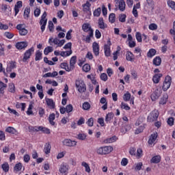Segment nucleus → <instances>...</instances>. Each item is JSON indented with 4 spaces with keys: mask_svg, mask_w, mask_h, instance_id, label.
Masks as SVG:
<instances>
[{
    "mask_svg": "<svg viewBox=\"0 0 175 175\" xmlns=\"http://www.w3.org/2000/svg\"><path fill=\"white\" fill-rule=\"evenodd\" d=\"M155 54H157V51L154 49H151L148 52L147 57H148V58H152Z\"/></svg>",
    "mask_w": 175,
    "mask_h": 175,
    "instance_id": "obj_31",
    "label": "nucleus"
},
{
    "mask_svg": "<svg viewBox=\"0 0 175 175\" xmlns=\"http://www.w3.org/2000/svg\"><path fill=\"white\" fill-rule=\"evenodd\" d=\"M8 85L2 81H0V93L4 94L5 93V88H7Z\"/></svg>",
    "mask_w": 175,
    "mask_h": 175,
    "instance_id": "obj_30",
    "label": "nucleus"
},
{
    "mask_svg": "<svg viewBox=\"0 0 175 175\" xmlns=\"http://www.w3.org/2000/svg\"><path fill=\"white\" fill-rule=\"evenodd\" d=\"M171 85H172V77L167 75V77H165L163 83V90L167 91L170 88Z\"/></svg>",
    "mask_w": 175,
    "mask_h": 175,
    "instance_id": "obj_3",
    "label": "nucleus"
},
{
    "mask_svg": "<svg viewBox=\"0 0 175 175\" xmlns=\"http://www.w3.org/2000/svg\"><path fill=\"white\" fill-rule=\"evenodd\" d=\"M36 61H40V59H42V52H40V51H37L36 52V58H35Z\"/></svg>",
    "mask_w": 175,
    "mask_h": 175,
    "instance_id": "obj_45",
    "label": "nucleus"
},
{
    "mask_svg": "<svg viewBox=\"0 0 175 175\" xmlns=\"http://www.w3.org/2000/svg\"><path fill=\"white\" fill-rule=\"evenodd\" d=\"M4 36H5V38H7L8 39H13L14 34H13V33L6 31L4 33Z\"/></svg>",
    "mask_w": 175,
    "mask_h": 175,
    "instance_id": "obj_53",
    "label": "nucleus"
},
{
    "mask_svg": "<svg viewBox=\"0 0 175 175\" xmlns=\"http://www.w3.org/2000/svg\"><path fill=\"white\" fill-rule=\"evenodd\" d=\"M168 98L169 96L167 94H164L159 101V105H166Z\"/></svg>",
    "mask_w": 175,
    "mask_h": 175,
    "instance_id": "obj_26",
    "label": "nucleus"
},
{
    "mask_svg": "<svg viewBox=\"0 0 175 175\" xmlns=\"http://www.w3.org/2000/svg\"><path fill=\"white\" fill-rule=\"evenodd\" d=\"M158 117H159V112L157 110H154L148 116V121L149 122H152L154 121H157L158 120Z\"/></svg>",
    "mask_w": 175,
    "mask_h": 175,
    "instance_id": "obj_4",
    "label": "nucleus"
},
{
    "mask_svg": "<svg viewBox=\"0 0 175 175\" xmlns=\"http://www.w3.org/2000/svg\"><path fill=\"white\" fill-rule=\"evenodd\" d=\"M111 46V42H110V40L107 41V44H106L104 46V53L105 57H110L111 55V50H110V46Z\"/></svg>",
    "mask_w": 175,
    "mask_h": 175,
    "instance_id": "obj_12",
    "label": "nucleus"
},
{
    "mask_svg": "<svg viewBox=\"0 0 175 175\" xmlns=\"http://www.w3.org/2000/svg\"><path fill=\"white\" fill-rule=\"evenodd\" d=\"M5 132H8V133H12V135H14V133H16V129L12 126H8L5 129Z\"/></svg>",
    "mask_w": 175,
    "mask_h": 175,
    "instance_id": "obj_41",
    "label": "nucleus"
},
{
    "mask_svg": "<svg viewBox=\"0 0 175 175\" xmlns=\"http://www.w3.org/2000/svg\"><path fill=\"white\" fill-rule=\"evenodd\" d=\"M146 129V126L144 124L140 126L138 129L135 130V135H139V133H142L143 131Z\"/></svg>",
    "mask_w": 175,
    "mask_h": 175,
    "instance_id": "obj_40",
    "label": "nucleus"
},
{
    "mask_svg": "<svg viewBox=\"0 0 175 175\" xmlns=\"http://www.w3.org/2000/svg\"><path fill=\"white\" fill-rule=\"evenodd\" d=\"M163 75L161 73L155 74L152 77V81L154 84H158L161 81V77H162Z\"/></svg>",
    "mask_w": 175,
    "mask_h": 175,
    "instance_id": "obj_19",
    "label": "nucleus"
},
{
    "mask_svg": "<svg viewBox=\"0 0 175 175\" xmlns=\"http://www.w3.org/2000/svg\"><path fill=\"white\" fill-rule=\"evenodd\" d=\"M98 27L100 28V29H105V28L107 27V25L105 24V22L103 21V18H99L98 19Z\"/></svg>",
    "mask_w": 175,
    "mask_h": 175,
    "instance_id": "obj_27",
    "label": "nucleus"
},
{
    "mask_svg": "<svg viewBox=\"0 0 175 175\" xmlns=\"http://www.w3.org/2000/svg\"><path fill=\"white\" fill-rule=\"evenodd\" d=\"M29 13H31V9L26 8L24 12L25 18H28L29 17Z\"/></svg>",
    "mask_w": 175,
    "mask_h": 175,
    "instance_id": "obj_52",
    "label": "nucleus"
},
{
    "mask_svg": "<svg viewBox=\"0 0 175 175\" xmlns=\"http://www.w3.org/2000/svg\"><path fill=\"white\" fill-rule=\"evenodd\" d=\"M87 77H88V79L91 80L92 84H96V80L95 79V77L94 76V75H92V74L88 75H87Z\"/></svg>",
    "mask_w": 175,
    "mask_h": 175,
    "instance_id": "obj_48",
    "label": "nucleus"
},
{
    "mask_svg": "<svg viewBox=\"0 0 175 175\" xmlns=\"http://www.w3.org/2000/svg\"><path fill=\"white\" fill-rule=\"evenodd\" d=\"M158 29V25H157V24L152 23L149 25V29H150L151 31H155V29Z\"/></svg>",
    "mask_w": 175,
    "mask_h": 175,
    "instance_id": "obj_59",
    "label": "nucleus"
},
{
    "mask_svg": "<svg viewBox=\"0 0 175 175\" xmlns=\"http://www.w3.org/2000/svg\"><path fill=\"white\" fill-rule=\"evenodd\" d=\"M63 146H66V147H75L77 146V142L76 141H72L70 139H65L62 141Z\"/></svg>",
    "mask_w": 175,
    "mask_h": 175,
    "instance_id": "obj_10",
    "label": "nucleus"
},
{
    "mask_svg": "<svg viewBox=\"0 0 175 175\" xmlns=\"http://www.w3.org/2000/svg\"><path fill=\"white\" fill-rule=\"evenodd\" d=\"M118 139V138H117L116 136H113V137H111L110 138H107L106 139H105L103 141V143L105 144H107L109 143H114V142H117Z\"/></svg>",
    "mask_w": 175,
    "mask_h": 175,
    "instance_id": "obj_23",
    "label": "nucleus"
},
{
    "mask_svg": "<svg viewBox=\"0 0 175 175\" xmlns=\"http://www.w3.org/2000/svg\"><path fill=\"white\" fill-rule=\"evenodd\" d=\"M65 42H66L65 40H59V39H58V38H50L49 40V44H53V43H54L55 44H56L57 46V47H62L63 44H65Z\"/></svg>",
    "mask_w": 175,
    "mask_h": 175,
    "instance_id": "obj_2",
    "label": "nucleus"
},
{
    "mask_svg": "<svg viewBox=\"0 0 175 175\" xmlns=\"http://www.w3.org/2000/svg\"><path fill=\"white\" fill-rule=\"evenodd\" d=\"M131 125H126V126L124 127L125 131L124 130V129H122L120 130V132H121L122 133H123L124 135H125V133H126V132H128L129 131H131Z\"/></svg>",
    "mask_w": 175,
    "mask_h": 175,
    "instance_id": "obj_56",
    "label": "nucleus"
},
{
    "mask_svg": "<svg viewBox=\"0 0 175 175\" xmlns=\"http://www.w3.org/2000/svg\"><path fill=\"white\" fill-rule=\"evenodd\" d=\"M157 137H158V133H153L152 134H151L148 141V144L150 146H152V144H155V140H157Z\"/></svg>",
    "mask_w": 175,
    "mask_h": 175,
    "instance_id": "obj_14",
    "label": "nucleus"
},
{
    "mask_svg": "<svg viewBox=\"0 0 175 175\" xmlns=\"http://www.w3.org/2000/svg\"><path fill=\"white\" fill-rule=\"evenodd\" d=\"M121 109H123L124 110H131V107H129V105H128V104L122 102L121 103Z\"/></svg>",
    "mask_w": 175,
    "mask_h": 175,
    "instance_id": "obj_54",
    "label": "nucleus"
},
{
    "mask_svg": "<svg viewBox=\"0 0 175 175\" xmlns=\"http://www.w3.org/2000/svg\"><path fill=\"white\" fill-rule=\"evenodd\" d=\"M77 59V57H76V56H72L70 58V68H71L72 70H73V69H75V65H76Z\"/></svg>",
    "mask_w": 175,
    "mask_h": 175,
    "instance_id": "obj_24",
    "label": "nucleus"
},
{
    "mask_svg": "<svg viewBox=\"0 0 175 175\" xmlns=\"http://www.w3.org/2000/svg\"><path fill=\"white\" fill-rule=\"evenodd\" d=\"M83 72H90L91 70V66L90 64H85L82 68Z\"/></svg>",
    "mask_w": 175,
    "mask_h": 175,
    "instance_id": "obj_57",
    "label": "nucleus"
},
{
    "mask_svg": "<svg viewBox=\"0 0 175 175\" xmlns=\"http://www.w3.org/2000/svg\"><path fill=\"white\" fill-rule=\"evenodd\" d=\"M135 38L139 43H142V42H143V37L142 36V33L137 31L135 33Z\"/></svg>",
    "mask_w": 175,
    "mask_h": 175,
    "instance_id": "obj_36",
    "label": "nucleus"
},
{
    "mask_svg": "<svg viewBox=\"0 0 175 175\" xmlns=\"http://www.w3.org/2000/svg\"><path fill=\"white\" fill-rule=\"evenodd\" d=\"M161 62H162V60L159 57H156L153 59V65H155V66H159V65H161Z\"/></svg>",
    "mask_w": 175,
    "mask_h": 175,
    "instance_id": "obj_33",
    "label": "nucleus"
},
{
    "mask_svg": "<svg viewBox=\"0 0 175 175\" xmlns=\"http://www.w3.org/2000/svg\"><path fill=\"white\" fill-rule=\"evenodd\" d=\"M66 111L68 113H72V111H73V105H72L71 104L66 105Z\"/></svg>",
    "mask_w": 175,
    "mask_h": 175,
    "instance_id": "obj_51",
    "label": "nucleus"
},
{
    "mask_svg": "<svg viewBox=\"0 0 175 175\" xmlns=\"http://www.w3.org/2000/svg\"><path fill=\"white\" fill-rule=\"evenodd\" d=\"M101 12L102 10L100 9V8H98L94 11L93 14L95 17H99V16H100Z\"/></svg>",
    "mask_w": 175,
    "mask_h": 175,
    "instance_id": "obj_43",
    "label": "nucleus"
},
{
    "mask_svg": "<svg viewBox=\"0 0 175 175\" xmlns=\"http://www.w3.org/2000/svg\"><path fill=\"white\" fill-rule=\"evenodd\" d=\"M104 151H105V155L107 154H110V152H111V151H113V146H104Z\"/></svg>",
    "mask_w": 175,
    "mask_h": 175,
    "instance_id": "obj_38",
    "label": "nucleus"
},
{
    "mask_svg": "<svg viewBox=\"0 0 175 175\" xmlns=\"http://www.w3.org/2000/svg\"><path fill=\"white\" fill-rule=\"evenodd\" d=\"M93 53L96 57L99 55V44L97 42H94L92 44Z\"/></svg>",
    "mask_w": 175,
    "mask_h": 175,
    "instance_id": "obj_18",
    "label": "nucleus"
},
{
    "mask_svg": "<svg viewBox=\"0 0 175 175\" xmlns=\"http://www.w3.org/2000/svg\"><path fill=\"white\" fill-rule=\"evenodd\" d=\"M53 50L54 49L53 48V46H47L44 50V54L45 55H49L50 53H53Z\"/></svg>",
    "mask_w": 175,
    "mask_h": 175,
    "instance_id": "obj_32",
    "label": "nucleus"
},
{
    "mask_svg": "<svg viewBox=\"0 0 175 175\" xmlns=\"http://www.w3.org/2000/svg\"><path fill=\"white\" fill-rule=\"evenodd\" d=\"M16 62L11 61L10 62V65H8L6 68V72L7 73H10L13 69H16Z\"/></svg>",
    "mask_w": 175,
    "mask_h": 175,
    "instance_id": "obj_16",
    "label": "nucleus"
},
{
    "mask_svg": "<svg viewBox=\"0 0 175 175\" xmlns=\"http://www.w3.org/2000/svg\"><path fill=\"white\" fill-rule=\"evenodd\" d=\"M60 68H62V69H64L65 70H66V72H71L72 70V68L69 67L68 63L60 64Z\"/></svg>",
    "mask_w": 175,
    "mask_h": 175,
    "instance_id": "obj_29",
    "label": "nucleus"
},
{
    "mask_svg": "<svg viewBox=\"0 0 175 175\" xmlns=\"http://www.w3.org/2000/svg\"><path fill=\"white\" fill-rule=\"evenodd\" d=\"M161 155H156L154 156L151 159H150V163H159L161 162Z\"/></svg>",
    "mask_w": 175,
    "mask_h": 175,
    "instance_id": "obj_25",
    "label": "nucleus"
},
{
    "mask_svg": "<svg viewBox=\"0 0 175 175\" xmlns=\"http://www.w3.org/2000/svg\"><path fill=\"white\" fill-rule=\"evenodd\" d=\"M46 103L47 106L50 109H55V103H54V100L51 98H46Z\"/></svg>",
    "mask_w": 175,
    "mask_h": 175,
    "instance_id": "obj_20",
    "label": "nucleus"
},
{
    "mask_svg": "<svg viewBox=\"0 0 175 175\" xmlns=\"http://www.w3.org/2000/svg\"><path fill=\"white\" fill-rule=\"evenodd\" d=\"M109 23H115L116 22V14L111 13L109 16Z\"/></svg>",
    "mask_w": 175,
    "mask_h": 175,
    "instance_id": "obj_46",
    "label": "nucleus"
},
{
    "mask_svg": "<svg viewBox=\"0 0 175 175\" xmlns=\"http://www.w3.org/2000/svg\"><path fill=\"white\" fill-rule=\"evenodd\" d=\"M82 29L84 32L90 33V36H94V30L91 28V25H90V23H84L82 25Z\"/></svg>",
    "mask_w": 175,
    "mask_h": 175,
    "instance_id": "obj_8",
    "label": "nucleus"
},
{
    "mask_svg": "<svg viewBox=\"0 0 175 175\" xmlns=\"http://www.w3.org/2000/svg\"><path fill=\"white\" fill-rule=\"evenodd\" d=\"M77 139L79 140H85V139H87V135L85 133H79L77 135Z\"/></svg>",
    "mask_w": 175,
    "mask_h": 175,
    "instance_id": "obj_50",
    "label": "nucleus"
},
{
    "mask_svg": "<svg viewBox=\"0 0 175 175\" xmlns=\"http://www.w3.org/2000/svg\"><path fill=\"white\" fill-rule=\"evenodd\" d=\"M49 123L51 125L54 126L55 125V122H54V120H55V113H51L49 115V118H48Z\"/></svg>",
    "mask_w": 175,
    "mask_h": 175,
    "instance_id": "obj_28",
    "label": "nucleus"
},
{
    "mask_svg": "<svg viewBox=\"0 0 175 175\" xmlns=\"http://www.w3.org/2000/svg\"><path fill=\"white\" fill-rule=\"evenodd\" d=\"M128 159L126 158H123L121 161V165L122 166H126V165H128Z\"/></svg>",
    "mask_w": 175,
    "mask_h": 175,
    "instance_id": "obj_62",
    "label": "nucleus"
},
{
    "mask_svg": "<svg viewBox=\"0 0 175 175\" xmlns=\"http://www.w3.org/2000/svg\"><path fill=\"white\" fill-rule=\"evenodd\" d=\"M75 87L80 94H83L87 91V87L83 80H77L75 81Z\"/></svg>",
    "mask_w": 175,
    "mask_h": 175,
    "instance_id": "obj_1",
    "label": "nucleus"
},
{
    "mask_svg": "<svg viewBox=\"0 0 175 175\" xmlns=\"http://www.w3.org/2000/svg\"><path fill=\"white\" fill-rule=\"evenodd\" d=\"M129 47L131 49H133V47H136V41L132 40L129 42Z\"/></svg>",
    "mask_w": 175,
    "mask_h": 175,
    "instance_id": "obj_61",
    "label": "nucleus"
},
{
    "mask_svg": "<svg viewBox=\"0 0 175 175\" xmlns=\"http://www.w3.org/2000/svg\"><path fill=\"white\" fill-rule=\"evenodd\" d=\"M81 165L83 166L85 169V172L87 173H90L91 172V168L90 167V165H88L85 161H83L81 163Z\"/></svg>",
    "mask_w": 175,
    "mask_h": 175,
    "instance_id": "obj_35",
    "label": "nucleus"
},
{
    "mask_svg": "<svg viewBox=\"0 0 175 175\" xmlns=\"http://www.w3.org/2000/svg\"><path fill=\"white\" fill-rule=\"evenodd\" d=\"M21 8H23V1H17L16 4L14 5L15 16H17V14H18V12H20V9H21Z\"/></svg>",
    "mask_w": 175,
    "mask_h": 175,
    "instance_id": "obj_17",
    "label": "nucleus"
},
{
    "mask_svg": "<svg viewBox=\"0 0 175 175\" xmlns=\"http://www.w3.org/2000/svg\"><path fill=\"white\" fill-rule=\"evenodd\" d=\"M16 29L19 31V35H21V36H25V35L28 33V30L25 29L23 25H17Z\"/></svg>",
    "mask_w": 175,
    "mask_h": 175,
    "instance_id": "obj_9",
    "label": "nucleus"
},
{
    "mask_svg": "<svg viewBox=\"0 0 175 175\" xmlns=\"http://www.w3.org/2000/svg\"><path fill=\"white\" fill-rule=\"evenodd\" d=\"M46 17H47V13L46 12H44L41 16V20L40 22L44 23V21H46V23H47V19L46 18Z\"/></svg>",
    "mask_w": 175,
    "mask_h": 175,
    "instance_id": "obj_58",
    "label": "nucleus"
},
{
    "mask_svg": "<svg viewBox=\"0 0 175 175\" xmlns=\"http://www.w3.org/2000/svg\"><path fill=\"white\" fill-rule=\"evenodd\" d=\"M50 151H51V146H50V144H46L44 145V152L45 154H50Z\"/></svg>",
    "mask_w": 175,
    "mask_h": 175,
    "instance_id": "obj_34",
    "label": "nucleus"
},
{
    "mask_svg": "<svg viewBox=\"0 0 175 175\" xmlns=\"http://www.w3.org/2000/svg\"><path fill=\"white\" fill-rule=\"evenodd\" d=\"M126 61H130L131 62H132V61L135 59V55H133V53H132V52L127 51L126 53Z\"/></svg>",
    "mask_w": 175,
    "mask_h": 175,
    "instance_id": "obj_22",
    "label": "nucleus"
},
{
    "mask_svg": "<svg viewBox=\"0 0 175 175\" xmlns=\"http://www.w3.org/2000/svg\"><path fill=\"white\" fill-rule=\"evenodd\" d=\"M34 51L35 49L33 47H31L27 50L23 55V62H27V61H28V59L31 58V55L33 54Z\"/></svg>",
    "mask_w": 175,
    "mask_h": 175,
    "instance_id": "obj_5",
    "label": "nucleus"
},
{
    "mask_svg": "<svg viewBox=\"0 0 175 175\" xmlns=\"http://www.w3.org/2000/svg\"><path fill=\"white\" fill-rule=\"evenodd\" d=\"M69 171V166L65 163H62L60 165L59 168V172L61 174H68V172Z\"/></svg>",
    "mask_w": 175,
    "mask_h": 175,
    "instance_id": "obj_13",
    "label": "nucleus"
},
{
    "mask_svg": "<svg viewBox=\"0 0 175 175\" xmlns=\"http://www.w3.org/2000/svg\"><path fill=\"white\" fill-rule=\"evenodd\" d=\"M116 5H117L119 10L120 12H125V8L126 7V4L125 3V1L124 0H115Z\"/></svg>",
    "mask_w": 175,
    "mask_h": 175,
    "instance_id": "obj_7",
    "label": "nucleus"
},
{
    "mask_svg": "<svg viewBox=\"0 0 175 175\" xmlns=\"http://www.w3.org/2000/svg\"><path fill=\"white\" fill-rule=\"evenodd\" d=\"M100 79L103 80V81H107V75L106 73H102L100 75Z\"/></svg>",
    "mask_w": 175,
    "mask_h": 175,
    "instance_id": "obj_63",
    "label": "nucleus"
},
{
    "mask_svg": "<svg viewBox=\"0 0 175 175\" xmlns=\"http://www.w3.org/2000/svg\"><path fill=\"white\" fill-rule=\"evenodd\" d=\"M123 100L124 102H128L129 100H131V93L127 92L126 94L123 95Z\"/></svg>",
    "mask_w": 175,
    "mask_h": 175,
    "instance_id": "obj_42",
    "label": "nucleus"
},
{
    "mask_svg": "<svg viewBox=\"0 0 175 175\" xmlns=\"http://www.w3.org/2000/svg\"><path fill=\"white\" fill-rule=\"evenodd\" d=\"M9 91L10 92H14L16 91L14 84L10 83L9 85Z\"/></svg>",
    "mask_w": 175,
    "mask_h": 175,
    "instance_id": "obj_64",
    "label": "nucleus"
},
{
    "mask_svg": "<svg viewBox=\"0 0 175 175\" xmlns=\"http://www.w3.org/2000/svg\"><path fill=\"white\" fill-rule=\"evenodd\" d=\"M41 132L43 133H46V135H50V130L48 128L43 127L41 126Z\"/></svg>",
    "mask_w": 175,
    "mask_h": 175,
    "instance_id": "obj_60",
    "label": "nucleus"
},
{
    "mask_svg": "<svg viewBox=\"0 0 175 175\" xmlns=\"http://www.w3.org/2000/svg\"><path fill=\"white\" fill-rule=\"evenodd\" d=\"M97 154H98V155H105V146H101L100 148H98L96 150Z\"/></svg>",
    "mask_w": 175,
    "mask_h": 175,
    "instance_id": "obj_39",
    "label": "nucleus"
},
{
    "mask_svg": "<svg viewBox=\"0 0 175 175\" xmlns=\"http://www.w3.org/2000/svg\"><path fill=\"white\" fill-rule=\"evenodd\" d=\"M38 114L41 118H43L45 114L44 109H43L42 107H39L38 108Z\"/></svg>",
    "mask_w": 175,
    "mask_h": 175,
    "instance_id": "obj_55",
    "label": "nucleus"
},
{
    "mask_svg": "<svg viewBox=\"0 0 175 175\" xmlns=\"http://www.w3.org/2000/svg\"><path fill=\"white\" fill-rule=\"evenodd\" d=\"M113 118H114V113H113V112L107 113L105 116V122L107 124H110Z\"/></svg>",
    "mask_w": 175,
    "mask_h": 175,
    "instance_id": "obj_21",
    "label": "nucleus"
},
{
    "mask_svg": "<svg viewBox=\"0 0 175 175\" xmlns=\"http://www.w3.org/2000/svg\"><path fill=\"white\" fill-rule=\"evenodd\" d=\"M82 109H83V110H88L91 109V105L88 102H85L82 105Z\"/></svg>",
    "mask_w": 175,
    "mask_h": 175,
    "instance_id": "obj_49",
    "label": "nucleus"
},
{
    "mask_svg": "<svg viewBox=\"0 0 175 175\" xmlns=\"http://www.w3.org/2000/svg\"><path fill=\"white\" fill-rule=\"evenodd\" d=\"M1 169H3V172H5V173H8V172H9V169H10L9 163H4L3 164H2Z\"/></svg>",
    "mask_w": 175,
    "mask_h": 175,
    "instance_id": "obj_37",
    "label": "nucleus"
},
{
    "mask_svg": "<svg viewBox=\"0 0 175 175\" xmlns=\"http://www.w3.org/2000/svg\"><path fill=\"white\" fill-rule=\"evenodd\" d=\"M119 21L120 23H125V21H126V15L125 14L119 15Z\"/></svg>",
    "mask_w": 175,
    "mask_h": 175,
    "instance_id": "obj_44",
    "label": "nucleus"
},
{
    "mask_svg": "<svg viewBox=\"0 0 175 175\" xmlns=\"http://www.w3.org/2000/svg\"><path fill=\"white\" fill-rule=\"evenodd\" d=\"M90 8H91V4L88 1H87L86 3L83 5V12H84V13H86L88 16L92 15Z\"/></svg>",
    "mask_w": 175,
    "mask_h": 175,
    "instance_id": "obj_11",
    "label": "nucleus"
},
{
    "mask_svg": "<svg viewBox=\"0 0 175 175\" xmlns=\"http://www.w3.org/2000/svg\"><path fill=\"white\" fill-rule=\"evenodd\" d=\"M14 169L15 172H20L23 169V164L21 163L16 164Z\"/></svg>",
    "mask_w": 175,
    "mask_h": 175,
    "instance_id": "obj_47",
    "label": "nucleus"
},
{
    "mask_svg": "<svg viewBox=\"0 0 175 175\" xmlns=\"http://www.w3.org/2000/svg\"><path fill=\"white\" fill-rule=\"evenodd\" d=\"M144 10H146V12L154 10V1L146 0V1L144 3Z\"/></svg>",
    "mask_w": 175,
    "mask_h": 175,
    "instance_id": "obj_6",
    "label": "nucleus"
},
{
    "mask_svg": "<svg viewBox=\"0 0 175 175\" xmlns=\"http://www.w3.org/2000/svg\"><path fill=\"white\" fill-rule=\"evenodd\" d=\"M28 47V42H18L16 44V48L18 50H25Z\"/></svg>",
    "mask_w": 175,
    "mask_h": 175,
    "instance_id": "obj_15",
    "label": "nucleus"
}]
</instances>
